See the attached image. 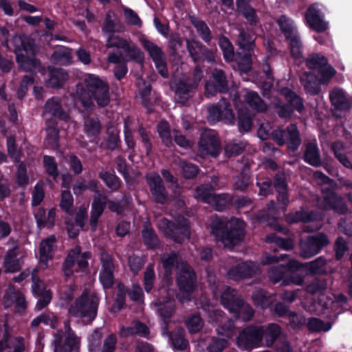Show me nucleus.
<instances>
[{"label": "nucleus", "instance_id": "obj_23", "mask_svg": "<svg viewBox=\"0 0 352 352\" xmlns=\"http://www.w3.org/2000/svg\"><path fill=\"white\" fill-rule=\"evenodd\" d=\"M274 139L279 145H283L287 141L289 148L292 151H295L300 144L297 128L295 125H291L286 131H276Z\"/></svg>", "mask_w": 352, "mask_h": 352}, {"label": "nucleus", "instance_id": "obj_34", "mask_svg": "<svg viewBox=\"0 0 352 352\" xmlns=\"http://www.w3.org/2000/svg\"><path fill=\"white\" fill-rule=\"evenodd\" d=\"M67 79V74L63 69H53L50 70V78L47 85L52 87L61 86Z\"/></svg>", "mask_w": 352, "mask_h": 352}, {"label": "nucleus", "instance_id": "obj_62", "mask_svg": "<svg viewBox=\"0 0 352 352\" xmlns=\"http://www.w3.org/2000/svg\"><path fill=\"white\" fill-rule=\"evenodd\" d=\"M184 330H179L171 338L173 346L179 350H184L188 346V342L184 338Z\"/></svg>", "mask_w": 352, "mask_h": 352}, {"label": "nucleus", "instance_id": "obj_39", "mask_svg": "<svg viewBox=\"0 0 352 352\" xmlns=\"http://www.w3.org/2000/svg\"><path fill=\"white\" fill-rule=\"evenodd\" d=\"M332 150L336 157L339 162L346 168H352V164L346 155L347 151L344 145L340 142L334 143L332 145Z\"/></svg>", "mask_w": 352, "mask_h": 352}, {"label": "nucleus", "instance_id": "obj_36", "mask_svg": "<svg viewBox=\"0 0 352 352\" xmlns=\"http://www.w3.org/2000/svg\"><path fill=\"white\" fill-rule=\"evenodd\" d=\"M305 160L312 166H318L320 164V155L315 142H311L307 145Z\"/></svg>", "mask_w": 352, "mask_h": 352}, {"label": "nucleus", "instance_id": "obj_25", "mask_svg": "<svg viewBox=\"0 0 352 352\" xmlns=\"http://www.w3.org/2000/svg\"><path fill=\"white\" fill-rule=\"evenodd\" d=\"M25 254L19 248L9 250L4 258L3 266L6 272H15L21 267Z\"/></svg>", "mask_w": 352, "mask_h": 352}, {"label": "nucleus", "instance_id": "obj_20", "mask_svg": "<svg viewBox=\"0 0 352 352\" xmlns=\"http://www.w3.org/2000/svg\"><path fill=\"white\" fill-rule=\"evenodd\" d=\"M328 243L327 238L322 233L310 236L302 244L301 255L305 258L311 257L317 254L320 249Z\"/></svg>", "mask_w": 352, "mask_h": 352}, {"label": "nucleus", "instance_id": "obj_21", "mask_svg": "<svg viewBox=\"0 0 352 352\" xmlns=\"http://www.w3.org/2000/svg\"><path fill=\"white\" fill-rule=\"evenodd\" d=\"M168 297H162L153 302V305L156 311L164 319L170 318L174 311V302L171 297L173 296V291H166ZM162 333L168 335L166 332V322L164 320V326L162 327Z\"/></svg>", "mask_w": 352, "mask_h": 352}, {"label": "nucleus", "instance_id": "obj_8", "mask_svg": "<svg viewBox=\"0 0 352 352\" xmlns=\"http://www.w3.org/2000/svg\"><path fill=\"white\" fill-rule=\"evenodd\" d=\"M335 74L336 70L327 63L318 70V78L310 72H305L300 76V81L307 91L316 94L319 91V84L328 83Z\"/></svg>", "mask_w": 352, "mask_h": 352}, {"label": "nucleus", "instance_id": "obj_5", "mask_svg": "<svg viewBox=\"0 0 352 352\" xmlns=\"http://www.w3.org/2000/svg\"><path fill=\"white\" fill-rule=\"evenodd\" d=\"M99 298L97 295L90 291H84L80 297L69 309L70 315L82 318L85 322H90L96 316Z\"/></svg>", "mask_w": 352, "mask_h": 352}, {"label": "nucleus", "instance_id": "obj_2", "mask_svg": "<svg viewBox=\"0 0 352 352\" xmlns=\"http://www.w3.org/2000/svg\"><path fill=\"white\" fill-rule=\"evenodd\" d=\"M279 334L280 328L275 324H271L266 328L250 327L241 332L237 344L243 349L250 350L259 346L262 338H264L266 345L270 346Z\"/></svg>", "mask_w": 352, "mask_h": 352}, {"label": "nucleus", "instance_id": "obj_9", "mask_svg": "<svg viewBox=\"0 0 352 352\" xmlns=\"http://www.w3.org/2000/svg\"><path fill=\"white\" fill-rule=\"evenodd\" d=\"M158 227L164 234L178 243H182L190 236L188 222L183 217H178L176 220V226L166 219H162L158 222Z\"/></svg>", "mask_w": 352, "mask_h": 352}, {"label": "nucleus", "instance_id": "obj_56", "mask_svg": "<svg viewBox=\"0 0 352 352\" xmlns=\"http://www.w3.org/2000/svg\"><path fill=\"white\" fill-rule=\"evenodd\" d=\"M254 41L252 36L247 35L244 32H241L239 36V45L244 52L250 51Z\"/></svg>", "mask_w": 352, "mask_h": 352}, {"label": "nucleus", "instance_id": "obj_26", "mask_svg": "<svg viewBox=\"0 0 352 352\" xmlns=\"http://www.w3.org/2000/svg\"><path fill=\"white\" fill-rule=\"evenodd\" d=\"M146 180L155 200L162 204L164 203L167 196L160 175L155 173H150L146 176Z\"/></svg>", "mask_w": 352, "mask_h": 352}, {"label": "nucleus", "instance_id": "obj_40", "mask_svg": "<svg viewBox=\"0 0 352 352\" xmlns=\"http://www.w3.org/2000/svg\"><path fill=\"white\" fill-rule=\"evenodd\" d=\"M52 59L55 63L60 65L69 64L72 60V51L66 47L59 48L54 52Z\"/></svg>", "mask_w": 352, "mask_h": 352}, {"label": "nucleus", "instance_id": "obj_61", "mask_svg": "<svg viewBox=\"0 0 352 352\" xmlns=\"http://www.w3.org/2000/svg\"><path fill=\"white\" fill-rule=\"evenodd\" d=\"M155 280V274L153 266L149 265L146 267L144 273V283L146 292H148L151 290Z\"/></svg>", "mask_w": 352, "mask_h": 352}, {"label": "nucleus", "instance_id": "obj_49", "mask_svg": "<svg viewBox=\"0 0 352 352\" xmlns=\"http://www.w3.org/2000/svg\"><path fill=\"white\" fill-rule=\"evenodd\" d=\"M289 39L292 56L296 60L302 58V45L297 34L287 38Z\"/></svg>", "mask_w": 352, "mask_h": 352}, {"label": "nucleus", "instance_id": "obj_30", "mask_svg": "<svg viewBox=\"0 0 352 352\" xmlns=\"http://www.w3.org/2000/svg\"><path fill=\"white\" fill-rule=\"evenodd\" d=\"M106 197L102 195L96 197L93 201L90 218V225L93 230L97 227L98 219L104 211Z\"/></svg>", "mask_w": 352, "mask_h": 352}, {"label": "nucleus", "instance_id": "obj_64", "mask_svg": "<svg viewBox=\"0 0 352 352\" xmlns=\"http://www.w3.org/2000/svg\"><path fill=\"white\" fill-rule=\"evenodd\" d=\"M144 242L150 248H154L157 244V239L151 229L146 228L142 232Z\"/></svg>", "mask_w": 352, "mask_h": 352}, {"label": "nucleus", "instance_id": "obj_35", "mask_svg": "<svg viewBox=\"0 0 352 352\" xmlns=\"http://www.w3.org/2000/svg\"><path fill=\"white\" fill-rule=\"evenodd\" d=\"M236 107L238 109L239 112V129L241 132L248 131L252 126L251 117L252 113L248 111L246 109L239 108L237 103H236Z\"/></svg>", "mask_w": 352, "mask_h": 352}, {"label": "nucleus", "instance_id": "obj_16", "mask_svg": "<svg viewBox=\"0 0 352 352\" xmlns=\"http://www.w3.org/2000/svg\"><path fill=\"white\" fill-rule=\"evenodd\" d=\"M143 47L148 52L155 64L158 72L164 78L168 76V71L165 62L164 54L161 49L145 38H140Z\"/></svg>", "mask_w": 352, "mask_h": 352}, {"label": "nucleus", "instance_id": "obj_18", "mask_svg": "<svg viewBox=\"0 0 352 352\" xmlns=\"http://www.w3.org/2000/svg\"><path fill=\"white\" fill-rule=\"evenodd\" d=\"M208 110V119L214 122L223 120L226 123L232 124L234 120V114L230 108V105L225 100H221L217 105L210 106Z\"/></svg>", "mask_w": 352, "mask_h": 352}, {"label": "nucleus", "instance_id": "obj_43", "mask_svg": "<svg viewBox=\"0 0 352 352\" xmlns=\"http://www.w3.org/2000/svg\"><path fill=\"white\" fill-rule=\"evenodd\" d=\"M157 130L163 143L166 146L170 145L172 144V138L168 122L164 120L161 121L157 124Z\"/></svg>", "mask_w": 352, "mask_h": 352}, {"label": "nucleus", "instance_id": "obj_53", "mask_svg": "<svg viewBox=\"0 0 352 352\" xmlns=\"http://www.w3.org/2000/svg\"><path fill=\"white\" fill-rule=\"evenodd\" d=\"M47 140L52 146H56L58 140V132L54 122L47 121Z\"/></svg>", "mask_w": 352, "mask_h": 352}, {"label": "nucleus", "instance_id": "obj_3", "mask_svg": "<svg viewBox=\"0 0 352 352\" xmlns=\"http://www.w3.org/2000/svg\"><path fill=\"white\" fill-rule=\"evenodd\" d=\"M85 82L87 89L79 97L85 108H89L94 100L100 107L106 106L109 103V87L105 82L97 76L87 74Z\"/></svg>", "mask_w": 352, "mask_h": 352}, {"label": "nucleus", "instance_id": "obj_41", "mask_svg": "<svg viewBox=\"0 0 352 352\" xmlns=\"http://www.w3.org/2000/svg\"><path fill=\"white\" fill-rule=\"evenodd\" d=\"M58 322L57 317L53 313H44L34 318L32 322L31 326L32 328L37 327L41 323L49 325L54 328Z\"/></svg>", "mask_w": 352, "mask_h": 352}, {"label": "nucleus", "instance_id": "obj_15", "mask_svg": "<svg viewBox=\"0 0 352 352\" xmlns=\"http://www.w3.org/2000/svg\"><path fill=\"white\" fill-rule=\"evenodd\" d=\"M6 308H13L17 314H22L27 308V301L23 294L16 290L13 286L10 285L6 291L3 300Z\"/></svg>", "mask_w": 352, "mask_h": 352}, {"label": "nucleus", "instance_id": "obj_54", "mask_svg": "<svg viewBox=\"0 0 352 352\" xmlns=\"http://www.w3.org/2000/svg\"><path fill=\"white\" fill-rule=\"evenodd\" d=\"M100 178L105 182L107 186L112 190H116L120 186L119 179L113 173H101Z\"/></svg>", "mask_w": 352, "mask_h": 352}, {"label": "nucleus", "instance_id": "obj_10", "mask_svg": "<svg viewBox=\"0 0 352 352\" xmlns=\"http://www.w3.org/2000/svg\"><path fill=\"white\" fill-rule=\"evenodd\" d=\"M245 223L239 219H232L226 224V231L223 232L221 240L223 245L232 248L239 244L244 236Z\"/></svg>", "mask_w": 352, "mask_h": 352}, {"label": "nucleus", "instance_id": "obj_52", "mask_svg": "<svg viewBox=\"0 0 352 352\" xmlns=\"http://www.w3.org/2000/svg\"><path fill=\"white\" fill-rule=\"evenodd\" d=\"M239 69L243 72H248L251 68L252 60L250 52H244L243 56L239 54L236 58Z\"/></svg>", "mask_w": 352, "mask_h": 352}, {"label": "nucleus", "instance_id": "obj_22", "mask_svg": "<svg viewBox=\"0 0 352 352\" xmlns=\"http://www.w3.org/2000/svg\"><path fill=\"white\" fill-rule=\"evenodd\" d=\"M319 4L315 3L309 8L305 19L308 25L316 32H324L328 28V23L322 19Z\"/></svg>", "mask_w": 352, "mask_h": 352}, {"label": "nucleus", "instance_id": "obj_47", "mask_svg": "<svg viewBox=\"0 0 352 352\" xmlns=\"http://www.w3.org/2000/svg\"><path fill=\"white\" fill-rule=\"evenodd\" d=\"M327 63V59L319 54H313L309 56L306 60L307 66L310 69H316L320 70Z\"/></svg>", "mask_w": 352, "mask_h": 352}, {"label": "nucleus", "instance_id": "obj_38", "mask_svg": "<svg viewBox=\"0 0 352 352\" xmlns=\"http://www.w3.org/2000/svg\"><path fill=\"white\" fill-rule=\"evenodd\" d=\"M238 10L251 23H256L257 17L255 15V11L249 6L248 0H237Z\"/></svg>", "mask_w": 352, "mask_h": 352}, {"label": "nucleus", "instance_id": "obj_4", "mask_svg": "<svg viewBox=\"0 0 352 352\" xmlns=\"http://www.w3.org/2000/svg\"><path fill=\"white\" fill-rule=\"evenodd\" d=\"M13 45L16 61L19 66L25 70H32L38 65L34 58L37 51L34 41L26 36H15L10 42Z\"/></svg>", "mask_w": 352, "mask_h": 352}, {"label": "nucleus", "instance_id": "obj_45", "mask_svg": "<svg viewBox=\"0 0 352 352\" xmlns=\"http://www.w3.org/2000/svg\"><path fill=\"white\" fill-rule=\"evenodd\" d=\"M282 94L285 96L290 104L298 111L303 109V104L301 99L296 94L288 88L283 89Z\"/></svg>", "mask_w": 352, "mask_h": 352}, {"label": "nucleus", "instance_id": "obj_57", "mask_svg": "<svg viewBox=\"0 0 352 352\" xmlns=\"http://www.w3.org/2000/svg\"><path fill=\"white\" fill-rule=\"evenodd\" d=\"M72 205L73 197L71 192L69 190H63L60 203L61 209L67 213H70Z\"/></svg>", "mask_w": 352, "mask_h": 352}, {"label": "nucleus", "instance_id": "obj_51", "mask_svg": "<svg viewBox=\"0 0 352 352\" xmlns=\"http://www.w3.org/2000/svg\"><path fill=\"white\" fill-rule=\"evenodd\" d=\"M309 329L315 331H327L331 328L330 322L324 323L318 318H311L308 322Z\"/></svg>", "mask_w": 352, "mask_h": 352}, {"label": "nucleus", "instance_id": "obj_14", "mask_svg": "<svg viewBox=\"0 0 352 352\" xmlns=\"http://www.w3.org/2000/svg\"><path fill=\"white\" fill-rule=\"evenodd\" d=\"M65 334L61 336L59 333L55 335L54 341V352H71L79 344V338L74 333L70 327L65 323Z\"/></svg>", "mask_w": 352, "mask_h": 352}, {"label": "nucleus", "instance_id": "obj_29", "mask_svg": "<svg viewBox=\"0 0 352 352\" xmlns=\"http://www.w3.org/2000/svg\"><path fill=\"white\" fill-rule=\"evenodd\" d=\"M258 270L256 265L252 262H247L237 265L230 270L228 276L234 280L252 276Z\"/></svg>", "mask_w": 352, "mask_h": 352}, {"label": "nucleus", "instance_id": "obj_63", "mask_svg": "<svg viewBox=\"0 0 352 352\" xmlns=\"http://www.w3.org/2000/svg\"><path fill=\"white\" fill-rule=\"evenodd\" d=\"M227 342L224 339H211L208 346V352H221L226 346Z\"/></svg>", "mask_w": 352, "mask_h": 352}, {"label": "nucleus", "instance_id": "obj_46", "mask_svg": "<svg viewBox=\"0 0 352 352\" xmlns=\"http://www.w3.org/2000/svg\"><path fill=\"white\" fill-rule=\"evenodd\" d=\"M191 21L202 39L206 42L210 41L212 36L207 25L204 21H199L197 19H192Z\"/></svg>", "mask_w": 352, "mask_h": 352}, {"label": "nucleus", "instance_id": "obj_31", "mask_svg": "<svg viewBox=\"0 0 352 352\" xmlns=\"http://www.w3.org/2000/svg\"><path fill=\"white\" fill-rule=\"evenodd\" d=\"M47 114L63 120H67L69 118L67 113L63 110L59 100L54 98L49 100L45 104L44 115L47 116Z\"/></svg>", "mask_w": 352, "mask_h": 352}, {"label": "nucleus", "instance_id": "obj_44", "mask_svg": "<svg viewBox=\"0 0 352 352\" xmlns=\"http://www.w3.org/2000/svg\"><path fill=\"white\" fill-rule=\"evenodd\" d=\"M85 131L89 137L96 136L100 131V124L97 118H87L85 121Z\"/></svg>", "mask_w": 352, "mask_h": 352}, {"label": "nucleus", "instance_id": "obj_37", "mask_svg": "<svg viewBox=\"0 0 352 352\" xmlns=\"http://www.w3.org/2000/svg\"><path fill=\"white\" fill-rule=\"evenodd\" d=\"M246 104L252 110L263 111L266 109V105L263 102L259 96L254 91H248L245 95Z\"/></svg>", "mask_w": 352, "mask_h": 352}, {"label": "nucleus", "instance_id": "obj_32", "mask_svg": "<svg viewBox=\"0 0 352 352\" xmlns=\"http://www.w3.org/2000/svg\"><path fill=\"white\" fill-rule=\"evenodd\" d=\"M34 216L39 227H52L54 223L56 210L54 208H52L46 214L44 209L39 208L35 212Z\"/></svg>", "mask_w": 352, "mask_h": 352}, {"label": "nucleus", "instance_id": "obj_1", "mask_svg": "<svg viewBox=\"0 0 352 352\" xmlns=\"http://www.w3.org/2000/svg\"><path fill=\"white\" fill-rule=\"evenodd\" d=\"M162 264L166 272L175 264L177 270V284L180 290V300H188L196 287L195 275L192 270L184 262L179 261L177 254L164 256Z\"/></svg>", "mask_w": 352, "mask_h": 352}, {"label": "nucleus", "instance_id": "obj_12", "mask_svg": "<svg viewBox=\"0 0 352 352\" xmlns=\"http://www.w3.org/2000/svg\"><path fill=\"white\" fill-rule=\"evenodd\" d=\"M212 190L210 186L202 185L196 189L195 197L212 205L217 210H222L230 201V197L226 195L213 194Z\"/></svg>", "mask_w": 352, "mask_h": 352}, {"label": "nucleus", "instance_id": "obj_55", "mask_svg": "<svg viewBox=\"0 0 352 352\" xmlns=\"http://www.w3.org/2000/svg\"><path fill=\"white\" fill-rule=\"evenodd\" d=\"M97 188L96 182L91 181L87 182L85 181H78L74 186V192L76 195H80L86 189H90L92 191L96 190Z\"/></svg>", "mask_w": 352, "mask_h": 352}, {"label": "nucleus", "instance_id": "obj_6", "mask_svg": "<svg viewBox=\"0 0 352 352\" xmlns=\"http://www.w3.org/2000/svg\"><path fill=\"white\" fill-rule=\"evenodd\" d=\"M302 267L296 261H289L286 266L278 265L272 270L269 274L270 280L274 283L281 281L283 285L292 284L300 285L303 282V277L300 274Z\"/></svg>", "mask_w": 352, "mask_h": 352}, {"label": "nucleus", "instance_id": "obj_48", "mask_svg": "<svg viewBox=\"0 0 352 352\" xmlns=\"http://www.w3.org/2000/svg\"><path fill=\"white\" fill-rule=\"evenodd\" d=\"M219 44L223 51L225 59L227 61L232 60L234 56V50L229 40L227 38L222 36L219 38Z\"/></svg>", "mask_w": 352, "mask_h": 352}, {"label": "nucleus", "instance_id": "obj_33", "mask_svg": "<svg viewBox=\"0 0 352 352\" xmlns=\"http://www.w3.org/2000/svg\"><path fill=\"white\" fill-rule=\"evenodd\" d=\"M332 104L338 109H347L349 108V102L346 99L342 89L335 88L329 94Z\"/></svg>", "mask_w": 352, "mask_h": 352}, {"label": "nucleus", "instance_id": "obj_42", "mask_svg": "<svg viewBox=\"0 0 352 352\" xmlns=\"http://www.w3.org/2000/svg\"><path fill=\"white\" fill-rule=\"evenodd\" d=\"M277 23L286 38H290V36L296 34L293 21L290 19L285 16H281L278 19Z\"/></svg>", "mask_w": 352, "mask_h": 352}, {"label": "nucleus", "instance_id": "obj_7", "mask_svg": "<svg viewBox=\"0 0 352 352\" xmlns=\"http://www.w3.org/2000/svg\"><path fill=\"white\" fill-rule=\"evenodd\" d=\"M214 296L219 297L222 305L231 312L237 313L238 317L243 320H249L253 316L252 309L247 304L239 305L235 299V291L229 287L223 286L220 291L212 289Z\"/></svg>", "mask_w": 352, "mask_h": 352}, {"label": "nucleus", "instance_id": "obj_50", "mask_svg": "<svg viewBox=\"0 0 352 352\" xmlns=\"http://www.w3.org/2000/svg\"><path fill=\"white\" fill-rule=\"evenodd\" d=\"M274 186L281 198L282 202L283 204H285V200L287 199V197H286L287 190H286L285 176L284 174L277 175L276 179H275Z\"/></svg>", "mask_w": 352, "mask_h": 352}, {"label": "nucleus", "instance_id": "obj_24", "mask_svg": "<svg viewBox=\"0 0 352 352\" xmlns=\"http://www.w3.org/2000/svg\"><path fill=\"white\" fill-rule=\"evenodd\" d=\"M32 292L40 296L36 304V309L40 311L45 308L51 301L52 293L50 290L46 289L44 283L34 274H32Z\"/></svg>", "mask_w": 352, "mask_h": 352}, {"label": "nucleus", "instance_id": "obj_58", "mask_svg": "<svg viewBox=\"0 0 352 352\" xmlns=\"http://www.w3.org/2000/svg\"><path fill=\"white\" fill-rule=\"evenodd\" d=\"M43 164L47 173L53 177L54 179H56L58 175V173L57 170L56 163L54 158L47 155L45 156L43 159Z\"/></svg>", "mask_w": 352, "mask_h": 352}, {"label": "nucleus", "instance_id": "obj_13", "mask_svg": "<svg viewBox=\"0 0 352 352\" xmlns=\"http://www.w3.org/2000/svg\"><path fill=\"white\" fill-rule=\"evenodd\" d=\"M89 258L90 254L89 252L81 253L78 247L72 250L63 263V272L65 277L69 278L73 275L76 262H77L80 270H85L88 265L87 259Z\"/></svg>", "mask_w": 352, "mask_h": 352}, {"label": "nucleus", "instance_id": "obj_11", "mask_svg": "<svg viewBox=\"0 0 352 352\" xmlns=\"http://www.w3.org/2000/svg\"><path fill=\"white\" fill-rule=\"evenodd\" d=\"M107 36V46L108 47L122 49L127 59L134 60L140 64H142L144 61V54L133 43L115 34Z\"/></svg>", "mask_w": 352, "mask_h": 352}, {"label": "nucleus", "instance_id": "obj_17", "mask_svg": "<svg viewBox=\"0 0 352 352\" xmlns=\"http://www.w3.org/2000/svg\"><path fill=\"white\" fill-rule=\"evenodd\" d=\"M199 148L203 155L216 157L219 153V142L214 131L205 130L201 133Z\"/></svg>", "mask_w": 352, "mask_h": 352}, {"label": "nucleus", "instance_id": "obj_27", "mask_svg": "<svg viewBox=\"0 0 352 352\" xmlns=\"http://www.w3.org/2000/svg\"><path fill=\"white\" fill-rule=\"evenodd\" d=\"M55 241V236L52 235L41 243L39 249V267L43 270L49 267V261L52 258Z\"/></svg>", "mask_w": 352, "mask_h": 352}, {"label": "nucleus", "instance_id": "obj_19", "mask_svg": "<svg viewBox=\"0 0 352 352\" xmlns=\"http://www.w3.org/2000/svg\"><path fill=\"white\" fill-rule=\"evenodd\" d=\"M101 268L99 279L104 288H109L113 283L114 265L109 254L102 252L100 254Z\"/></svg>", "mask_w": 352, "mask_h": 352}, {"label": "nucleus", "instance_id": "obj_60", "mask_svg": "<svg viewBox=\"0 0 352 352\" xmlns=\"http://www.w3.org/2000/svg\"><path fill=\"white\" fill-rule=\"evenodd\" d=\"M186 326L190 332L196 333L202 328L203 322L199 316L194 315L186 321Z\"/></svg>", "mask_w": 352, "mask_h": 352}, {"label": "nucleus", "instance_id": "obj_59", "mask_svg": "<svg viewBox=\"0 0 352 352\" xmlns=\"http://www.w3.org/2000/svg\"><path fill=\"white\" fill-rule=\"evenodd\" d=\"M118 294H117V298L116 300L115 303L112 306V311L113 312L118 311L120 310V309L122 307L124 303V298H125V291H124V287L122 284L118 285Z\"/></svg>", "mask_w": 352, "mask_h": 352}, {"label": "nucleus", "instance_id": "obj_28", "mask_svg": "<svg viewBox=\"0 0 352 352\" xmlns=\"http://www.w3.org/2000/svg\"><path fill=\"white\" fill-rule=\"evenodd\" d=\"M212 79L214 85L211 82L206 84V94L208 97L214 96L217 91H225L227 87L226 78L221 70H214Z\"/></svg>", "mask_w": 352, "mask_h": 352}]
</instances>
